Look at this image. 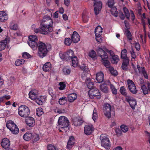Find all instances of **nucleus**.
Returning <instances> with one entry per match:
<instances>
[{
	"label": "nucleus",
	"mask_w": 150,
	"mask_h": 150,
	"mask_svg": "<svg viewBox=\"0 0 150 150\" xmlns=\"http://www.w3.org/2000/svg\"><path fill=\"white\" fill-rule=\"evenodd\" d=\"M6 126L13 134H16L18 133L19 132V129L13 121H10L9 122L7 123Z\"/></svg>",
	"instance_id": "obj_8"
},
{
	"label": "nucleus",
	"mask_w": 150,
	"mask_h": 150,
	"mask_svg": "<svg viewBox=\"0 0 150 150\" xmlns=\"http://www.w3.org/2000/svg\"><path fill=\"white\" fill-rule=\"evenodd\" d=\"M128 87L129 91L133 94H136L137 92L136 87L132 80L128 79L127 80Z\"/></svg>",
	"instance_id": "obj_11"
},
{
	"label": "nucleus",
	"mask_w": 150,
	"mask_h": 150,
	"mask_svg": "<svg viewBox=\"0 0 150 150\" xmlns=\"http://www.w3.org/2000/svg\"><path fill=\"white\" fill-rule=\"evenodd\" d=\"M48 150H58V149L55 147V146L52 144H49L47 146Z\"/></svg>",
	"instance_id": "obj_54"
},
{
	"label": "nucleus",
	"mask_w": 150,
	"mask_h": 150,
	"mask_svg": "<svg viewBox=\"0 0 150 150\" xmlns=\"http://www.w3.org/2000/svg\"><path fill=\"white\" fill-rule=\"evenodd\" d=\"M114 0H108V5L109 8H112L114 4Z\"/></svg>",
	"instance_id": "obj_62"
},
{
	"label": "nucleus",
	"mask_w": 150,
	"mask_h": 150,
	"mask_svg": "<svg viewBox=\"0 0 150 150\" xmlns=\"http://www.w3.org/2000/svg\"><path fill=\"white\" fill-rule=\"evenodd\" d=\"M75 142L74 137L73 136H70L67 142L66 148L69 150L71 149L74 145Z\"/></svg>",
	"instance_id": "obj_18"
},
{
	"label": "nucleus",
	"mask_w": 150,
	"mask_h": 150,
	"mask_svg": "<svg viewBox=\"0 0 150 150\" xmlns=\"http://www.w3.org/2000/svg\"><path fill=\"white\" fill-rule=\"evenodd\" d=\"M111 8V12L112 15L115 17H117L118 15V12L117 8L115 7L112 6Z\"/></svg>",
	"instance_id": "obj_37"
},
{
	"label": "nucleus",
	"mask_w": 150,
	"mask_h": 150,
	"mask_svg": "<svg viewBox=\"0 0 150 150\" xmlns=\"http://www.w3.org/2000/svg\"><path fill=\"white\" fill-rule=\"evenodd\" d=\"M33 133L30 132H27L23 136V139L26 141L29 140L33 138Z\"/></svg>",
	"instance_id": "obj_29"
},
{
	"label": "nucleus",
	"mask_w": 150,
	"mask_h": 150,
	"mask_svg": "<svg viewBox=\"0 0 150 150\" xmlns=\"http://www.w3.org/2000/svg\"><path fill=\"white\" fill-rule=\"evenodd\" d=\"M110 88L113 94L116 95L117 93V90L112 84H110Z\"/></svg>",
	"instance_id": "obj_53"
},
{
	"label": "nucleus",
	"mask_w": 150,
	"mask_h": 150,
	"mask_svg": "<svg viewBox=\"0 0 150 150\" xmlns=\"http://www.w3.org/2000/svg\"><path fill=\"white\" fill-rule=\"evenodd\" d=\"M18 113L21 117H27L30 114L29 108L25 105H21L18 108Z\"/></svg>",
	"instance_id": "obj_5"
},
{
	"label": "nucleus",
	"mask_w": 150,
	"mask_h": 150,
	"mask_svg": "<svg viewBox=\"0 0 150 150\" xmlns=\"http://www.w3.org/2000/svg\"><path fill=\"white\" fill-rule=\"evenodd\" d=\"M82 19L84 23H87L89 20L88 13L86 11H84L82 14Z\"/></svg>",
	"instance_id": "obj_31"
},
{
	"label": "nucleus",
	"mask_w": 150,
	"mask_h": 150,
	"mask_svg": "<svg viewBox=\"0 0 150 150\" xmlns=\"http://www.w3.org/2000/svg\"><path fill=\"white\" fill-rule=\"evenodd\" d=\"M127 50L125 49H124L121 51V58L123 59V60H129L128 57H127Z\"/></svg>",
	"instance_id": "obj_33"
},
{
	"label": "nucleus",
	"mask_w": 150,
	"mask_h": 150,
	"mask_svg": "<svg viewBox=\"0 0 150 150\" xmlns=\"http://www.w3.org/2000/svg\"><path fill=\"white\" fill-rule=\"evenodd\" d=\"M102 4L101 1L94 2V8L95 13L96 15L98 14L102 8Z\"/></svg>",
	"instance_id": "obj_13"
},
{
	"label": "nucleus",
	"mask_w": 150,
	"mask_h": 150,
	"mask_svg": "<svg viewBox=\"0 0 150 150\" xmlns=\"http://www.w3.org/2000/svg\"><path fill=\"white\" fill-rule=\"evenodd\" d=\"M141 88L142 90V92L144 95H146L149 93L147 88L145 85L144 84L141 86Z\"/></svg>",
	"instance_id": "obj_45"
},
{
	"label": "nucleus",
	"mask_w": 150,
	"mask_h": 150,
	"mask_svg": "<svg viewBox=\"0 0 150 150\" xmlns=\"http://www.w3.org/2000/svg\"><path fill=\"white\" fill-rule=\"evenodd\" d=\"M120 128L122 131L124 133L126 132L128 130V127L124 125H122L120 127Z\"/></svg>",
	"instance_id": "obj_56"
},
{
	"label": "nucleus",
	"mask_w": 150,
	"mask_h": 150,
	"mask_svg": "<svg viewBox=\"0 0 150 150\" xmlns=\"http://www.w3.org/2000/svg\"><path fill=\"white\" fill-rule=\"evenodd\" d=\"M66 53L67 56V58H66L67 61L71 62L72 58L75 56L74 54V51L71 50H69L66 52Z\"/></svg>",
	"instance_id": "obj_21"
},
{
	"label": "nucleus",
	"mask_w": 150,
	"mask_h": 150,
	"mask_svg": "<svg viewBox=\"0 0 150 150\" xmlns=\"http://www.w3.org/2000/svg\"><path fill=\"white\" fill-rule=\"evenodd\" d=\"M100 88L101 91L103 92L107 93L108 92V87L105 84L100 85Z\"/></svg>",
	"instance_id": "obj_39"
},
{
	"label": "nucleus",
	"mask_w": 150,
	"mask_h": 150,
	"mask_svg": "<svg viewBox=\"0 0 150 150\" xmlns=\"http://www.w3.org/2000/svg\"><path fill=\"white\" fill-rule=\"evenodd\" d=\"M96 80L98 83H100L103 81L104 75L103 72H98L96 75Z\"/></svg>",
	"instance_id": "obj_20"
},
{
	"label": "nucleus",
	"mask_w": 150,
	"mask_h": 150,
	"mask_svg": "<svg viewBox=\"0 0 150 150\" xmlns=\"http://www.w3.org/2000/svg\"><path fill=\"white\" fill-rule=\"evenodd\" d=\"M67 98L65 97H62L59 98V103L61 105H63L67 102Z\"/></svg>",
	"instance_id": "obj_40"
},
{
	"label": "nucleus",
	"mask_w": 150,
	"mask_h": 150,
	"mask_svg": "<svg viewBox=\"0 0 150 150\" xmlns=\"http://www.w3.org/2000/svg\"><path fill=\"white\" fill-rule=\"evenodd\" d=\"M25 121L26 124L30 127H33L35 125L34 119L32 117H29L26 118Z\"/></svg>",
	"instance_id": "obj_16"
},
{
	"label": "nucleus",
	"mask_w": 150,
	"mask_h": 150,
	"mask_svg": "<svg viewBox=\"0 0 150 150\" xmlns=\"http://www.w3.org/2000/svg\"><path fill=\"white\" fill-rule=\"evenodd\" d=\"M58 126L64 131L67 130L66 129L68 127L69 125V122L68 119L64 116H61L59 117L58 122Z\"/></svg>",
	"instance_id": "obj_4"
},
{
	"label": "nucleus",
	"mask_w": 150,
	"mask_h": 150,
	"mask_svg": "<svg viewBox=\"0 0 150 150\" xmlns=\"http://www.w3.org/2000/svg\"><path fill=\"white\" fill-rule=\"evenodd\" d=\"M35 100V102L39 105H42L43 104V100L42 99H41V98H40L39 96H38V97Z\"/></svg>",
	"instance_id": "obj_59"
},
{
	"label": "nucleus",
	"mask_w": 150,
	"mask_h": 150,
	"mask_svg": "<svg viewBox=\"0 0 150 150\" xmlns=\"http://www.w3.org/2000/svg\"><path fill=\"white\" fill-rule=\"evenodd\" d=\"M112 107L110 104L108 103H104L103 106V112L105 116L110 118L111 117V112Z\"/></svg>",
	"instance_id": "obj_9"
},
{
	"label": "nucleus",
	"mask_w": 150,
	"mask_h": 150,
	"mask_svg": "<svg viewBox=\"0 0 150 150\" xmlns=\"http://www.w3.org/2000/svg\"><path fill=\"white\" fill-rule=\"evenodd\" d=\"M22 56L24 58H26V59L31 58V57H33L30 55L28 53H27V52H24L23 53Z\"/></svg>",
	"instance_id": "obj_51"
},
{
	"label": "nucleus",
	"mask_w": 150,
	"mask_h": 150,
	"mask_svg": "<svg viewBox=\"0 0 150 150\" xmlns=\"http://www.w3.org/2000/svg\"><path fill=\"white\" fill-rule=\"evenodd\" d=\"M125 34L127 38V39L130 41L133 40V36L131 32L128 29H126L125 32Z\"/></svg>",
	"instance_id": "obj_35"
},
{
	"label": "nucleus",
	"mask_w": 150,
	"mask_h": 150,
	"mask_svg": "<svg viewBox=\"0 0 150 150\" xmlns=\"http://www.w3.org/2000/svg\"><path fill=\"white\" fill-rule=\"evenodd\" d=\"M59 90H63L66 87L65 83L64 82H60L59 84Z\"/></svg>",
	"instance_id": "obj_52"
},
{
	"label": "nucleus",
	"mask_w": 150,
	"mask_h": 150,
	"mask_svg": "<svg viewBox=\"0 0 150 150\" xmlns=\"http://www.w3.org/2000/svg\"><path fill=\"white\" fill-rule=\"evenodd\" d=\"M137 69L138 70L139 72H142L144 77L146 79H148V76L147 75V73L144 67H141L140 65H137Z\"/></svg>",
	"instance_id": "obj_23"
},
{
	"label": "nucleus",
	"mask_w": 150,
	"mask_h": 150,
	"mask_svg": "<svg viewBox=\"0 0 150 150\" xmlns=\"http://www.w3.org/2000/svg\"><path fill=\"white\" fill-rule=\"evenodd\" d=\"M37 108L36 109V114L37 116L39 117H40L41 115L43 114V109L40 108V109L39 108Z\"/></svg>",
	"instance_id": "obj_58"
},
{
	"label": "nucleus",
	"mask_w": 150,
	"mask_h": 150,
	"mask_svg": "<svg viewBox=\"0 0 150 150\" xmlns=\"http://www.w3.org/2000/svg\"><path fill=\"white\" fill-rule=\"evenodd\" d=\"M80 68L81 69L83 70L84 72H88L89 71L88 67L84 64H83L80 67Z\"/></svg>",
	"instance_id": "obj_60"
},
{
	"label": "nucleus",
	"mask_w": 150,
	"mask_h": 150,
	"mask_svg": "<svg viewBox=\"0 0 150 150\" xmlns=\"http://www.w3.org/2000/svg\"><path fill=\"white\" fill-rule=\"evenodd\" d=\"M36 46V50L38 49L37 55L40 58H43L47 56L51 48L50 44L41 41L38 42Z\"/></svg>",
	"instance_id": "obj_1"
},
{
	"label": "nucleus",
	"mask_w": 150,
	"mask_h": 150,
	"mask_svg": "<svg viewBox=\"0 0 150 150\" xmlns=\"http://www.w3.org/2000/svg\"><path fill=\"white\" fill-rule=\"evenodd\" d=\"M86 82L88 88L90 89V90L94 88V83L93 82L91 81L90 79L88 78L86 79Z\"/></svg>",
	"instance_id": "obj_30"
},
{
	"label": "nucleus",
	"mask_w": 150,
	"mask_h": 150,
	"mask_svg": "<svg viewBox=\"0 0 150 150\" xmlns=\"http://www.w3.org/2000/svg\"><path fill=\"white\" fill-rule=\"evenodd\" d=\"M123 10L126 18L128 19L129 18L130 14L128 9L125 7H124Z\"/></svg>",
	"instance_id": "obj_43"
},
{
	"label": "nucleus",
	"mask_w": 150,
	"mask_h": 150,
	"mask_svg": "<svg viewBox=\"0 0 150 150\" xmlns=\"http://www.w3.org/2000/svg\"><path fill=\"white\" fill-rule=\"evenodd\" d=\"M8 18V15L4 11L0 12V21L4 22Z\"/></svg>",
	"instance_id": "obj_26"
},
{
	"label": "nucleus",
	"mask_w": 150,
	"mask_h": 150,
	"mask_svg": "<svg viewBox=\"0 0 150 150\" xmlns=\"http://www.w3.org/2000/svg\"><path fill=\"white\" fill-rule=\"evenodd\" d=\"M25 62L24 60L22 59H18L15 62V64L16 66H19L22 65Z\"/></svg>",
	"instance_id": "obj_47"
},
{
	"label": "nucleus",
	"mask_w": 150,
	"mask_h": 150,
	"mask_svg": "<svg viewBox=\"0 0 150 150\" xmlns=\"http://www.w3.org/2000/svg\"><path fill=\"white\" fill-rule=\"evenodd\" d=\"M62 71L64 75H69L71 72V68L67 67H64L62 69Z\"/></svg>",
	"instance_id": "obj_36"
},
{
	"label": "nucleus",
	"mask_w": 150,
	"mask_h": 150,
	"mask_svg": "<svg viewBox=\"0 0 150 150\" xmlns=\"http://www.w3.org/2000/svg\"><path fill=\"white\" fill-rule=\"evenodd\" d=\"M101 141V145L105 149L109 150L111 147L110 141L106 135L102 134L100 135V138Z\"/></svg>",
	"instance_id": "obj_6"
},
{
	"label": "nucleus",
	"mask_w": 150,
	"mask_h": 150,
	"mask_svg": "<svg viewBox=\"0 0 150 150\" xmlns=\"http://www.w3.org/2000/svg\"><path fill=\"white\" fill-rule=\"evenodd\" d=\"M9 42V40L7 38H6L2 41H0V51L5 49L6 44Z\"/></svg>",
	"instance_id": "obj_27"
},
{
	"label": "nucleus",
	"mask_w": 150,
	"mask_h": 150,
	"mask_svg": "<svg viewBox=\"0 0 150 150\" xmlns=\"http://www.w3.org/2000/svg\"><path fill=\"white\" fill-rule=\"evenodd\" d=\"M98 55L101 57L102 62L103 65L107 68H108L109 69L110 67V63L108 59V57L106 52L101 48H99L98 50Z\"/></svg>",
	"instance_id": "obj_3"
},
{
	"label": "nucleus",
	"mask_w": 150,
	"mask_h": 150,
	"mask_svg": "<svg viewBox=\"0 0 150 150\" xmlns=\"http://www.w3.org/2000/svg\"><path fill=\"white\" fill-rule=\"evenodd\" d=\"M51 68V64L50 62L45 63L43 66L42 69L45 72L49 71Z\"/></svg>",
	"instance_id": "obj_28"
},
{
	"label": "nucleus",
	"mask_w": 150,
	"mask_h": 150,
	"mask_svg": "<svg viewBox=\"0 0 150 150\" xmlns=\"http://www.w3.org/2000/svg\"><path fill=\"white\" fill-rule=\"evenodd\" d=\"M126 89L124 86L121 87L120 89V91L122 95L124 96H126L127 95V93L126 92Z\"/></svg>",
	"instance_id": "obj_50"
},
{
	"label": "nucleus",
	"mask_w": 150,
	"mask_h": 150,
	"mask_svg": "<svg viewBox=\"0 0 150 150\" xmlns=\"http://www.w3.org/2000/svg\"><path fill=\"white\" fill-rule=\"evenodd\" d=\"M77 97V94L75 93H73L68 95V100L69 102H73L76 100Z\"/></svg>",
	"instance_id": "obj_24"
},
{
	"label": "nucleus",
	"mask_w": 150,
	"mask_h": 150,
	"mask_svg": "<svg viewBox=\"0 0 150 150\" xmlns=\"http://www.w3.org/2000/svg\"><path fill=\"white\" fill-rule=\"evenodd\" d=\"M82 123L83 121L81 120L76 119L74 120L73 125L77 127L78 126H80Z\"/></svg>",
	"instance_id": "obj_38"
},
{
	"label": "nucleus",
	"mask_w": 150,
	"mask_h": 150,
	"mask_svg": "<svg viewBox=\"0 0 150 150\" xmlns=\"http://www.w3.org/2000/svg\"><path fill=\"white\" fill-rule=\"evenodd\" d=\"M48 92L49 93L52 97L53 98L55 96V94L54 93L53 91L52 88H49L48 89Z\"/></svg>",
	"instance_id": "obj_64"
},
{
	"label": "nucleus",
	"mask_w": 150,
	"mask_h": 150,
	"mask_svg": "<svg viewBox=\"0 0 150 150\" xmlns=\"http://www.w3.org/2000/svg\"><path fill=\"white\" fill-rule=\"evenodd\" d=\"M88 95L89 97L92 98H94L95 97L98 99L100 98V93L99 90L97 88H94L93 89H91L88 92Z\"/></svg>",
	"instance_id": "obj_10"
},
{
	"label": "nucleus",
	"mask_w": 150,
	"mask_h": 150,
	"mask_svg": "<svg viewBox=\"0 0 150 150\" xmlns=\"http://www.w3.org/2000/svg\"><path fill=\"white\" fill-rule=\"evenodd\" d=\"M109 70L111 75L112 76H116L118 75V73L117 71L116 70H114L112 67L110 68V69Z\"/></svg>",
	"instance_id": "obj_42"
},
{
	"label": "nucleus",
	"mask_w": 150,
	"mask_h": 150,
	"mask_svg": "<svg viewBox=\"0 0 150 150\" xmlns=\"http://www.w3.org/2000/svg\"><path fill=\"white\" fill-rule=\"evenodd\" d=\"M72 40L69 38H66L64 39V43L65 45L69 46L72 42Z\"/></svg>",
	"instance_id": "obj_49"
},
{
	"label": "nucleus",
	"mask_w": 150,
	"mask_h": 150,
	"mask_svg": "<svg viewBox=\"0 0 150 150\" xmlns=\"http://www.w3.org/2000/svg\"><path fill=\"white\" fill-rule=\"evenodd\" d=\"M67 55L66 52H65L64 53H62V52L61 53H60L59 54V56L61 59L66 61H67L66 58H67Z\"/></svg>",
	"instance_id": "obj_46"
},
{
	"label": "nucleus",
	"mask_w": 150,
	"mask_h": 150,
	"mask_svg": "<svg viewBox=\"0 0 150 150\" xmlns=\"http://www.w3.org/2000/svg\"><path fill=\"white\" fill-rule=\"evenodd\" d=\"M119 60V57L118 55H114L112 57L111 61L113 64H117Z\"/></svg>",
	"instance_id": "obj_41"
},
{
	"label": "nucleus",
	"mask_w": 150,
	"mask_h": 150,
	"mask_svg": "<svg viewBox=\"0 0 150 150\" xmlns=\"http://www.w3.org/2000/svg\"><path fill=\"white\" fill-rule=\"evenodd\" d=\"M28 38L29 41H28V44L33 50H36V47L37 46L38 42H37L38 39L36 35H32L29 36Z\"/></svg>",
	"instance_id": "obj_7"
},
{
	"label": "nucleus",
	"mask_w": 150,
	"mask_h": 150,
	"mask_svg": "<svg viewBox=\"0 0 150 150\" xmlns=\"http://www.w3.org/2000/svg\"><path fill=\"white\" fill-rule=\"evenodd\" d=\"M40 29H39V28L35 29L34 32L35 33H40V34H42L44 35H48L50 34H44L42 33V28L41 25V24H40Z\"/></svg>",
	"instance_id": "obj_57"
},
{
	"label": "nucleus",
	"mask_w": 150,
	"mask_h": 150,
	"mask_svg": "<svg viewBox=\"0 0 150 150\" xmlns=\"http://www.w3.org/2000/svg\"><path fill=\"white\" fill-rule=\"evenodd\" d=\"M53 21L50 16H44L40 23L42 30L44 34H50L53 31Z\"/></svg>",
	"instance_id": "obj_2"
},
{
	"label": "nucleus",
	"mask_w": 150,
	"mask_h": 150,
	"mask_svg": "<svg viewBox=\"0 0 150 150\" xmlns=\"http://www.w3.org/2000/svg\"><path fill=\"white\" fill-rule=\"evenodd\" d=\"M33 141L34 142H38V141L40 140V137L39 134L33 133Z\"/></svg>",
	"instance_id": "obj_48"
},
{
	"label": "nucleus",
	"mask_w": 150,
	"mask_h": 150,
	"mask_svg": "<svg viewBox=\"0 0 150 150\" xmlns=\"http://www.w3.org/2000/svg\"><path fill=\"white\" fill-rule=\"evenodd\" d=\"M71 65L74 67H76L79 64V61L78 58L76 56H74L71 59Z\"/></svg>",
	"instance_id": "obj_32"
},
{
	"label": "nucleus",
	"mask_w": 150,
	"mask_h": 150,
	"mask_svg": "<svg viewBox=\"0 0 150 150\" xmlns=\"http://www.w3.org/2000/svg\"><path fill=\"white\" fill-rule=\"evenodd\" d=\"M102 29L100 26L98 25L96 28L95 30L96 39L97 40V38L100 37L102 33Z\"/></svg>",
	"instance_id": "obj_22"
},
{
	"label": "nucleus",
	"mask_w": 150,
	"mask_h": 150,
	"mask_svg": "<svg viewBox=\"0 0 150 150\" xmlns=\"http://www.w3.org/2000/svg\"><path fill=\"white\" fill-rule=\"evenodd\" d=\"M38 93L36 90H32L29 93V96L30 98L33 100H34L38 96Z\"/></svg>",
	"instance_id": "obj_19"
},
{
	"label": "nucleus",
	"mask_w": 150,
	"mask_h": 150,
	"mask_svg": "<svg viewBox=\"0 0 150 150\" xmlns=\"http://www.w3.org/2000/svg\"><path fill=\"white\" fill-rule=\"evenodd\" d=\"M10 98V96H4L0 97V103H4L6 100H8Z\"/></svg>",
	"instance_id": "obj_44"
},
{
	"label": "nucleus",
	"mask_w": 150,
	"mask_h": 150,
	"mask_svg": "<svg viewBox=\"0 0 150 150\" xmlns=\"http://www.w3.org/2000/svg\"><path fill=\"white\" fill-rule=\"evenodd\" d=\"M126 101L129 103L132 109H135V107L137 105V101L135 99L132 97H128L126 98Z\"/></svg>",
	"instance_id": "obj_12"
},
{
	"label": "nucleus",
	"mask_w": 150,
	"mask_h": 150,
	"mask_svg": "<svg viewBox=\"0 0 150 150\" xmlns=\"http://www.w3.org/2000/svg\"><path fill=\"white\" fill-rule=\"evenodd\" d=\"M98 117V115L97 114V113L96 112V111L95 110V109H94L93 111V114L92 118L94 121L96 120Z\"/></svg>",
	"instance_id": "obj_63"
},
{
	"label": "nucleus",
	"mask_w": 150,
	"mask_h": 150,
	"mask_svg": "<svg viewBox=\"0 0 150 150\" xmlns=\"http://www.w3.org/2000/svg\"><path fill=\"white\" fill-rule=\"evenodd\" d=\"M9 28L11 30H16L18 28V25L16 21H12L10 23Z\"/></svg>",
	"instance_id": "obj_25"
},
{
	"label": "nucleus",
	"mask_w": 150,
	"mask_h": 150,
	"mask_svg": "<svg viewBox=\"0 0 150 150\" xmlns=\"http://www.w3.org/2000/svg\"><path fill=\"white\" fill-rule=\"evenodd\" d=\"M93 129V127L92 125H86L84 129V133L87 135H89L92 133Z\"/></svg>",
	"instance_id": "obj_15"
},
{
	"label": "nucleus",
	"mask_w": 150,
	"mask_h": 150,
	"mask_svg": "<svg viewBox=\"0 0 150 150\" xmlns=\"http://www.w3.org/2000/svg\"><path fill=\"white\" fill-rule=\"evenodd\" d=\"M72 41L74 43H77L80 40V37L79 34L76 31H74L71 37Z\"/></svg>",
	"instance_id": "obj_17"
},
{
	"label": "nucleus",
	"mask_w": 150,
	"mask_h": 150,
	"mask_svg": "<svg viewBox=\"0 0 150 150\" xmlns=\"http://www.w3.org/2000/svg\"><path fill=\"white\" fill-rule=\"evenodd\" d=\"M130 53L132 59H135L136 58V55L133 48H132L131 50H130Z\"/></svg>",
	"instance_id": "obj_61"
},
{
	"label": "nucleus",
	"mask_w": 150,
	"mask_h": 150,
	"mask_svg": "<svg viewBox=\"0 0 150 150\" xmlns=\"http://www.w3.org/2000/svg\"><path fill=\"white\" fill-rule=\"evenodd\" d=\"M1 144L3 148L6 149L9 147L10 142L8 139L7 138H4L2 139Z\"/></svg>",
	"instance_id": "obj_14"
},
{
	"label": "nucleus",
	"mask_w": 150,
	"mask_h": 150,
	"mask_svg": "<svg viewBox=\"0 0 150 150\" xmlns=\"http://www.w3.org/2000/svg\"><path fill=\"white\" fill-rule=\"evenodd\" d=\"M88 56L92 58H94L96 56V53L93 50H92L88 53Z\"/></svg>",
	"instance_id": "obj_55"
},
{
	"label": "nucleus",
	"mask_w": 150,
	"mask_h": 150,
	"mask_svg": "<svg viewBox=\"0 0 150 150\" xmlns=\"http://www.w3.org/2000/svg\"><path fill=\"white\" fill-rule=\"evenodd\" d=\"M129 60L127 59L123 60V62L122 65V68L123 70L126 71L127 70V66L129 64Z\"/></svg>",
	"instance_id": "obj_34"
}]
</instances>
